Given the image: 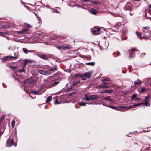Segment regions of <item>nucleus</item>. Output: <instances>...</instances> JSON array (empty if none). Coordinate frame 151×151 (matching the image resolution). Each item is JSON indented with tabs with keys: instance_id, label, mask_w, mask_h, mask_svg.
Returning a JSON list of instances; mask_svg holds the SVG:
<instances>
[{
	"instance_id": "nucleus-1",
	"label": "nucleus",
	"mask_w": 151,
	"mask_h": 151,
	"mask_svg": "<svg viewBox=\"0 0 151 151\" xmlns=\"http://www.w3.org/2000/svg\"><path fill=\"white\" fill-rule=\"evenodd\" d=\"M142 31L143 32V34L142 35V34L140 32H136V34L137 35L138 37L140 39H145L147 40L148 38L151 37V32L149 30L145 31L143 29H142Z\"/></svg>"
},
{
	"instance_id": "nucleus-2",
	"label": "nucleus",
	"mask_w": 151,
	"mask_h": 151,
	"mask_svg": "<svg viewBox=\"0 0 151 151\" xmlns=\"http://www.w3.org/2000/svg\"><path fill=\"white\" fill-rule=\"evenodd\" d=\"M107 107L111 108L114 109H115L117 110H118L122 111H125V110H124V109L126 108V107L125 106H119L118 107H115L109 105L107 106Z\"/></svg>"
},
{
	"instance_id": "nucleus-3",
	"label": "nucleus",
	"mask_w": 151,
	"mask_h": 151,
	"mask_svg": "<svg viewBox=\"0 0 151 151\" xmlns=\"http://www.w3.org/2000/svg\"><path fill=\"white\" fill-rule=\"evenodd\" d=\"M131 4L130 3H127L123 8L126 11H132L133 9L131 7Z\"/></svg>"
},
{
	"instance_id": "nucleus-4",
	"label": "nucleus",
	"mask_w": 151,
	"mask_h": 151,
	"mask_svg": "<svg viewBox=\"0 0 151 151\" xmlns=\"http://www.w3.org/2000/svg\"><path fill=\"white\" fill-rule=\"evenodd\" d=\"M91 31L93 34L95 35H97L100 33V29L99 28H95L92 29Z\"/></svg>"
},
{
	"instance_id": "nucleus-5",
	"label": "nucleus",
	"mask_w": 151,
	"mask_h": 151,
	"mask_svg": "<svg viewBox=\"0 0 151 151\" xmlns=\"http://www.w3.org/2000/svg\"><path fill=\"white\" fill-rule=\"evenodd\" d=\"M37 72L41 74H42L44 75H49L50 73L48 72L47 71H46L44 70H37Z\"/></svg>"
},
{
	"instance_id": "nucleus-6",
	"label": "nucleus",
	"mask_w": 151,
	"mask_h": 151,
	"mask_svg": "<svg viewBox=\"0 0 151 151\" xmlns=\"http://www.w3.org/2000/svg\"><path fill=\"white\" fill-rule=\"evenodd\" d=\"M14 140L12 139H9L7 141L6 146L7 147H10L13 145Z\"/></svg>"
},
{
	"instance_id": "nucleus-7",
	"label": "nucleus",
	"mask_w": 151,
	"mask_h": 151,
	"mask_svg": "<svg viewBox=\"0 0 151 151\" xmlns=\"http://www.w3.org/2000/svg\"><path fill=\"white\" fill-rule=\"evenodd\" d=\"M23 50L24 53L26 54H27L29 52L33 53L35 52V51L33 50H29L27 49L23 48Z\"/></svg>"
},
{
	"instance_id": "nucleus-8",
	"label": "nucleus",
	"mask_w": 151,
	"mask_h": 151,
	"mask_svg": "<svg viewBox=\"0 0 151 151\" xmlns=\"http://www.w3.org/2000/svg\"><path fill=\"white\" fill-rule=\"evenodd\" d=\"M91 76V73L89 72H87L82 75L81 76L86 78H89Z\"/></svg>"
},
{
	"instance_id": "nucleus-9",
	"label": "nucleus",
	"mask_w": 151,
	"mask_h": 151,
	"mask_svg": "<svg viewBox=\"0 0 151 151\" xmlns=\"http://www.w3.org/2000/svg\"><path fill=\"white\" fill-rule=\"evenodd\" d=\"M90 100H95L99 98V96L97 95H92L90 96Z\"/></svg>"
},
{
	"instance_id": "nucleus-10",
	"label": "nucleus",
	"mask_w": 151,
	"mask_h": 151,
	"mask_svg": "<svg viewBox=\"0 0 151 151\" xmlns=\"http://www.w3.org/2000/svg\"><path fill=\"white\" fill-rule=\"evenodd\" d=\"M31 60H27L26 59L25 60V61L23 62V68H24L26 65L28 63L31 62Z\"/></svg>"
},
{
	"instance_id": "nucleus-11",
	"label": "nucleus",
	"mask_w": 151,
	"mask_h": 151,
	"mask_svg": "<svg viewBox=\"0 0 151 151\" xmlns=\"http://www.w3.org/2000/svg\"><path fill=\"white\" fill-rule=\"evenodd\" d=\"M29 29H23L21 31H18L17 33H18L23 34L24 33H26L28 32Z\"/></svg>"
},
{
	"instance_id": "nucleus-12",
	"label": "nucleus",
	"mask_w": 151,
	"mask_h": 151,
	"mask_svg": "<svg viewBox=\"0 0 151 151\" xmlns=\"http://www.w3.org/2000/svg\"><path fill=\"white\" fill-rule=\"evenodd\" d=\"M113 91V90H103V91H102L100 92V93H112Z\"/></svg>"
},
{
	"instance_id": "nucleus-13",
	"label": "nucleus",
	"mask_w": 151,
	"mask_h": 151,
	"mask_svg": "<svg viewBox=\"0 0 151 151\" xmlns=\"http://www.w3.org/2000/svg\"><path fill=\"white\" fill-rule=\"evenodd\" d=\"M38 56L39 57L43 59L47 60L48 59V57L45 55L40 54L38 55Z\"/></svg>"
},
{
	"instance_id": "nucleus-14",
	"label": "nucleus",
	"mask_w": 151,
	"mask_h": 151,
	"mask_svg": "<svg viewBox=\"0 0 151 151\" xmlns=\"http://www.w3.org/2000/svg\"><path fill=\"white\" fill-rule=\"evenodd\" d=\"M47 69L49 71H54L56 70L57 69V67L56 66H55V67L52 68H50V67H48Z\"/></svg>"
},
{
	"instance_id": "nucleus-15",
	"label": "nucleus",
	"mask_w": 151,
	"mask_h": 151,
	"mask_svg": "<svg viewBox=\"0 0 151 151\" xmlns=\"http://www.w3.org/2000/svg\"><path fill=\"white\" fill-rule=\"evenodd\" d=\"M142 104V103H138L136 104H135L133 105L132 106H129L127 107L126 109H129V108H134L135 106H139V105Z\"/></svg>"
},
{
	"instance_id": "nucleus-16",
	"label": "nucleus",
	"mask_w": 151,
	"mask_h": 151,
	"mask_svg": "<svg viewBox=\"0 0 151 151\" xmlns=\"http://www.w3.org/2000/svg\"><path fill=\"white\" fill-rule=\"evenodd\" d=\"M89 12L93 14H96L97 13L96 10L95 9L93 8H91V10Z\"/></svg>"
},
{
	"instance_id": "nucleus-17",
	"label": "nucleus",
	"mask_w": 151,
	"mask_h": 151,
	"mask_svg": "<svg viewBox=\"0 0 151 151\" xmlns=\"http://www.w3.org/2000/svg\"><path fill=\"white\" fill-rule=\"evenodd\" d=\"M145 88L144 87L140 88L138 90V91L139 93H142L145 91Z\"/></svg>"
},
{
	"instance_id": "nucleus-18",
	"label": "nucleus",
	"mask_w": 151,
	"mask_h": 151,
	"mask_svg": "<svg viewBox=\"0 0 151 151\" xmlns=\"http://www.w3.org/2000/svg\"><path fill=\"white\" fill-rule=\"evenodd\" d=\"M122 25L121 23L120 22H118L116 24L115 27L116 29H119V28Z\"/></svg>"
},
{
	"instance_id": "nucleus-19",
	"label": "nucleus",
	"mask_w": 151,
	"mask_h": 151,
	"mask_svg": "<svg viewBox=\"0 0 151 151\" xmlns=\"http://www.w3.org/2000/svg\"><path fill=\"white\" fill-rule=\"evenodd\" d=\"M141 83V81L139 79H137L136 81L134 82V84L135 85H139Z\"/></svg>"
},
{
	"instance_id": "nucleus-20",
	"label": "nucleus",
	"mask_w": 151,
	"mask_h": 151,
	"mask_svg": "<svg viewBox=\"0 0 151 151\" xmlns=\"http://www.w3.org/2000/svg\"><path fill=\"white\" fill-rule=\"evenodd\" d=\"M95 62H88L86 63L85 64L88 65L93 66L95 65Z\"/></svg>"
},
{
	"instance_id": "nucleus-21",
	"label": "nucleus",
	"mask_w": 151,
	"mask_h": 151,
	"mask_svg": "<svg viewBox=\"0 0 151 151\" xmlns=\"http://www.w3.org/2000/svg\"><path fill=\"white\" fill-rule=\"evenodd\" d=\"M71 46L70 45H68L66 46H64V50L69 49L71 48Z\"/></svg>"
},
{
	"instance_id": "nucleus-22",
	"label": "nucleus",
	"mask_w": 151,
	"mask_h": 151,
	"mask_svg": "<svg viewBox=\"0 0 151 151\" xmlns=\"http://www.w3.org/2000/svg\"><path fill=\"white\" fill-rule=\"evenodd\" d=\"M52 100V96H50L48 97L46 100V102L48 103L50 101Z\"/></svg>"
},
{
	"instance_id": "nucleus-23",
	"label": "nucleus",
	"mask_w": 151,
	"mask_h": 151,
	"mask_svg": "<svg viewBox=\"0 0 151 151\" xmlns=\"http://www.w3.org/2000/svg\"><path fill=\"white\" fill-rule=\"evenodd\" d=\"M106 84V83H104L103 84L101 85L100 87L103 88L108 87L109 86L107 85H106L105 84Z\"/></svg>"
},
{
	"instance_id": "nucleus-24",
	"label": "nucleus",
	"mask_w": 151,
	"mask_h": 151,
	"mask_svg": "<svg viewBox=\"0 0 151 151\" xmlns=\"http://www.w3.org/2000/svg\"><path fill=\"white\" fill-rule=\"evenodd\" d=\"M64 46L61 45L60 46H56V48L59 50H64Z\"/></svg>"
},
{
	"instance_id": "nucleus-25",
	"label": "nucleus",
	"mask_w": 151,
	"mask_h": 151,
	"mask_svg": "<svg viewBox=\"0 0 151 151\" xmlns=\"http://www.w3.org/2000/svg\"><path fill=\"white\" fill-rule=\"evenodd\" d=\"M84 99H85L87 101H89L90 100V96H88L86 95H85Z\"/></svg>"
},
{
	"instance_id": "nucleus-26",
	"label": "nucleus",
	"mask_w": 151,
	"mask_h": 151,
	"mask_svg": "<svg viewBox=\"0 0 151 151\" xmlns=\"http://www.w3.org/2000/svg\"><path fill=\"white\" fill-rule=\"evenodd\" d=\"M145 80L146 81L147 83H151V78H147L145 79Z\"/></svg>"
},
{
	"instance_id": "nucleus-27",
	"label": "nucleus",
	"mask_w": 151,
	"mask_h": 151,
	"mask_svg": "<svg viewBox=\"0 0 151 151\" xmlns=\"http://www.w3.org/2000/svg\"><path fill=\"white\" fill-rule=\"evenodd\" d=\"M24 27L27 28L31 27H32L28 24L27 23H24Z\"/></svg>"
},
{
	"instance_id": "nucleus-28",
	"label": "nucleus",
	"mask_w": 151,
	"mask_h": 151,
	"mask_svg": "<svg viewBox=\"0 0 151 151\" xmlns=\"http://www.w3.org/2000/svg\"><path fill=\"white\" fill-rule=\"evenodd\" d=\"M9 67L12 70L16 69L18 68V66H10Z\"/></svg>"
},
{
	"instance_id": "nucleus-29",
	"label": "nucleus",
	"mask_w": 151,
	"mask_h": 151,
	"mask_svg": "<svg viewBox=\"0 0 151 151\" xmlns=\"http://www.w3.org/2000/svg\"><path fill=\"white\" fill-rule=\"evenodd\" d=\"M86 103L84 102H80L79 104L81 106H85L86 105Z\"/></svg>"
},
{
	"instance_id": "nucleus-30",
	"label": "nucleus",
	"mask_w": 151,
	"mask_h": 151,
	"mask_svg": "<svg viewBox=\"0 0 151 151\" xmlns=\"http://www.w3.org/2000/svg\"><path fill=\"white\" fill-rule=\"evenodd\" d=\"M145 101V102L144 103H142V104H143L145 106H147V105L149 103V100H148L147 101Z\"/></svg>"
},
{
	"instance_id": "nucleus-31",
	"label": "nucleus",
	"mask_w": 151,
	"mask_h": 151,
	"mask_svg": "<svg viewBox=\"0 0 151 151\" xmlns=\"http://www.w3.org/2000/svg\"><path fill=\"white\" fill-rule=\"evenodd\" d=\"M15 123V122L14 120H12L11 122V125L12 127L13 128L14 127V124Z\"/></svg>"
},
{
	"instance_id": "nucleus-32",
	"label": "nucleus",
	"mask_w": 151,
	"mask_h": 151,
	"mask_svg": "<svg viewBox=\"0 0 151 151\" xmlns=\"http://www.w3.org/2000/svg\"><path fill=\"white\" fill-rule=\"evenodd\" d=\"M8 59H7V56L4 57L2 59V61L4 62L5 61L8 60Z\"/></svg>"
},
{
	"instance_id": "nucleus-33",
	"label": "nucleus",
	"mask_w": 151,
	"mask_h": 151,
	"mask_svg": "<svg viewBox=\"0 0 151 151\" xmlns=\"http://www.w3.org/2000/svg\"><path fill=\"white\" fill-rule=\"evenodd\" d=\"M110 98L109 96H107L106 97L104 98L103 99L104 100H105L106 101H109V100Z\"/></svg>"
},
{
	"instance_id": "nucleus-34",
	"label": "nucleus",
	"mask_w": 151,
	"mask_h": 151,
	"mask_svg": "<svg viewBox=\"0 0 151 151\" xmlns=\"http://www.w3.org/2000/svg\"><path fill=\"white\" fill-rule=\"evenodd\" d=\"M137 96V95L136 94H134L133 95L132 97V100H134V98H136Z\"/></svg>"
},
{
	"instance_id": "nucleus-35",
	"label": "nucleus",
	"mask_w": 151,
	"mask_h": 151,
	"mask_svg": "<svg viewBox=\"0 0 151 151\" xmlns=\"http://www.w3.org/2000/svg\"><path fill=\"white\" fill-rule=\"evenodd\" d=\"M18 71L19 72H25V70L24 68H22V69H19V70H18Z\"/></svg>"
},
{
	"instance_id": "nucleus-36",
	"label": "nucleus",
	"mask_w": 151,
	"mask_h": 151,
	"mask_svg": "<svg viewBox=\"0 0 151 151\" xmlns=\"http://www.w3.org/2000/svg\"><path fill=\"white\" fill-rule=\"evenodd\" d=\"M8 60L9 59H14L13 56H7Z\"/></svg>"
},
{
	"instance_id": "nucleus-37",
	"label": "nucleus",
	"mask_w": 151,
	"mask_h": 151,
	"mask_svg": "<svg viewBox=\"0 0 151 151\" xmlns=\"http://www.w3.org/2000/svg\"><path fill=\"white\" fill-rule=\"evenodd\" d=\"M150 28V27H143V30H145V31L149 30L148 29Z\"/></svg>"
},
{
	"instance_id": "nucleus-38",
	"label": "nucleus",
	"mask_w": 151,
	"mask_h": 151,
	"mask_svg": "<svg viewBox=\"0 0 151 151\" xmlns=\"http://www.w3.org/2000/svg\"><path fill=\"white\" fill-rule=\"evenodd\" d=\"M32 92L33 93L35 94H37L39 95L40 94L38 93L39 91H32Z\"/></svg>"
},
{
	"instance_id": "nucleus-39",
	"label": "nucleus",
	"mask_w": 151,
	"mask_h": 151,
	"mask_svg": "<svg viewBox=\"0 0 151 151\" xmlns=\"http://www.w3.org/2000/svg\"><path fill=\"white\" fill-rule=\"evenodd\" d=\"M92 3L93 4H100V3L98 1H93L92 2Z\"/></svg>"
},
{
	"instance_id": "nucleus-40",
	"label": "nucleus",
	"mask_w": 151,
	"mask_h": 151,
	"mask_svg": "<svg viewBox=\"0 0 151 151\" xmlns=\"http://www.w3.org/2000/svg\"><path fill=\"white\" fill-rule=\"evenodd\" d=\"M92 0H81V1L83 2H88L89 1H91Z\"/></svg>"
},
{
	"instance_id": "nucleus-41",
	"label": "nucleus",
	"mask_w": 151,
	"mask_h": 151,
	"mask_svg": "<svg viewBox=\"0 0 151 151\" xmlns=\"http://www.w3.org/2000/svg\"><path fill=\"white\" fill-rule=\"evenodd\" d=\"M29 79H28V82L29 84L33 83L35 82L34 80H32L30 81H29Z\"/></svg>"
},
{
	"instance_id": "nucleus-42",
	"label": "nucleus",
	"mask_w": 151,
	"mask_h": 151,
	"mask_svg": "<svg viewBox=\"0 0 151 151\" xmlns=\"http://www.w3.org/2000/svg\"><path fill=\"white\" fill-rule=\"evenodd\" d=\"M131 50L133 52H137L138 51L137 50L134 48L132 49Z\"/></svg>"
},
{
	"instance_id": "nucleus-43",
	"label": "nucleus",
	"mask_w": 151,
	"mask_h": 151,
	"mask_svg": "<svg viewBox=\"0 0 151 151\" xmlns=\"http://www.w3.org/2000/svg\"><path fill=\"white\" fill-rule=\"evenodd\" d=\"M150 96H147L145 98L144 101H147L148 99L149 98Z\"/></svg>"
},
{
	"instance_id": "nucleus-44",
	"label": "nucleus",
	"mask_w": 151,
	"mask_h": 151,
	"mask_svg": "<svg viewBox=\"0 0 151 151\" xmlns=\"http://www.w3.org/2000/svg\"><path fill=\"white\" fill-rule=\"evenodd\" d=\"M54 104H60V103L59 101L56 100L55 101Z\"/></svg>"
},
{
	"instance_id": "nucleus-45",
	"label": "nucleus",
	"mask_w": 151,
	"mask_h": 151,
	"mask_svg": "<svg viewBox=\"0 0 151 151\" xmlns=\"http://www.w3.org/2000/svg\"><path fill=\"white\" fill-rule=\"evenodd\" d=\"M78 82H73L72 84V86H73L76 85L78 84Z\"/></svg>"
},
{
	"instance_id": "nucleus-46",
	"label": "nucleus",
	"mask_w": 151,
	"mask_h": 151,
	"mask_svg": "<svg viewBox=\"0 0 151 151\" xmlns=\"http://www.w3.org/2000/svg\"><path fill=\"white\" fill-rule=\"evenodd\" d=\"M110 80V79L109 78H107V79H103L102 81H109Z\"/></svg>"
},
{
	"instance_id": "nucleus-47",
	"label": "nucleus",
	"mask_w": 151,
	"mask_h": 151,
	"mask_svg": "<svg viewBox=\"0 0 151 151\" xmlns=\"http://www.w3.org/2000/svg\"><path fill=\"white\" fill-rule=\"evenodd\" d=\"M13 57H14V59H16L17 58V55L15 53H14V57L13 56Z\"/></svg>"
},
{
	"instance_id": "nucleus-48",
	"label": "nucleus",
	"mask_w": 151,
	"mask_h": 151,
	"mask_svg": "<svg viewBox=\"0 0 151 151\" xmlns=\"http://www.w3.org/2000/svg\"><path fill=\"white\" fill-rule=\"evenodd\" d=\"M109 103H112L113 102V101L111 99H109Z\"/></svg>"
},
{
	"instance_id": "nucleus-49",
	"label": "nucleus",
	"mask_w": 151,
	"mask_h": 151,
	"mask_svg": "<svg viewBox=\"0 0 151 151\" xmlns=\"http://www.w3.org/2000/svg\"><path fill=\"white\" fill-rule=\"evenodd\" d=\"M140 99V98H137L136 99H135L134 100L135 101H138Z\"/></svg>"
},
{
	"instance_id": "nucleus-50",
	"label": "nucleus",
	"mask_w": 151,
	"mask_h": 151,
	"mask_svg": "<svg viewBox=\"0 0 151 151\" xmlns=\"http://www.w3.org/2000/svg\"><path fill=\"white\" fill-rule=\"evenodd\" d=\"M145 54H146L145 53H141V54L140 56H141V57H142L143 56L145 55Z\"/></svg>"
},
{
	"instance_id": "nucleus-51",
	"label": "nucleus",
	"mask_w": 151,
	"mask_h": 151,
	"mask_svg": "<svg viewBox=\"0 0 151 151\" xmlns=\"http://www.w3.org/2000/svg\"><path fill=\"white\" fill-rule=\"evenodd\" d=\"M4 118L1 117V120L0 121V123H1L2 122V121L4 119Z\"/></svg>"
},
{
	"instance_id": "nucleus-52",
	"label": "nucleus",
	"mask_w": 151,
	"mask_h": 151,
	"mask_svg": "<svg viewBox=\"0 0 151 151\" xmlns=\"http://www.w3.org/2000/svg\"><path fill=\"white\" fill-rule=\"evenodd\" d=\"M73 94H74V93L72 92V93H70L69 94V95L71 96H72Z\"/></svg>"
},
{
	"instance_id": "nucleus-53",
	"label": "nucleus",
	"mask_w": 151,
	"mask_h": 151,
	"mask_svg": "<svg viewBox=\"0 0 151 151\" xmlns=\"http://www.w3.org/2000/svg\"><path fill=\"white\" fill-rule=\"evenodd\" d=\"M52 9L53 10V12H56V13H57L58 12V11H57V10H54V9Z\"/></svg>"
},
{
	"instance_id": "nucleus-54",
	"label": "nucleus",
	"mask_w": 151,
	"mask_h": 151,
	"mask_svg": "<svg viewBox=\"0 0 151 151\" xmlns=\"http://www.w3.org/2000/svg\"><path fill=\"white\" fill-rule=\"evenodd\" d=\"M71 89V88H68L67 90V91H69L70 89Z\"/></svg>"
},
{
	"instance_id": "nucleus-55",
	"label": "nucleus",
	"mask_w": 151,
	"mask_h": 151,
	"mask_svg": "<svg viewBox=\"0 0 151 151\" xmlns=\"http://www.w3.org/2000/svg\"><path fill=\"white\" fill-rule=\"evenodd\" d=\"M54 83L55 84L57 85L58 83L57 82H55Z\"/></svg>"
},
{
	"instance_id": "nucleus-56",
	"label": "nucleus",
	"mask_w": 151,
	"mask_h": 151,
	"mask_svg": "<svg viewBox=\"0 0 151 151\" xmlns=\"http://www.w3.org/2000/svg\"><path fill=\"white\" fill-rule=\"evenodd\" d=\"M3 134V132H0V136H1V135L2 134Z\"/></svg>"
},
{
	"instance_id": "nucleus-57",
	"label": "nucleus",
	"mask_w": 151,
	"mask_h": 151,
	"mask_svg": "<svg viewBox=\"0 0 151 151\" xmlns=\"http://www.w3.org/2000/svg\"><path fill=\"white\" fill-rule=\"evenodd\" d=\"M77 7H80V8H82L81 6L80 5H78V6H77Z\"/></svg>"
},
{
	"instance_id": "nucleus-58",
	"label": "nucleus",
	"mask_w": 151,
	"mask_h": 151,
	"mask_svg": "<svg viewBox=\"0 0 151 151\" xmlns=\"http://www.w3.org/2000/svg\"><path fill=\"white\" fill-rule=\"evenodd\" d=\"M129 14H130V16H132L133 15V14H132V13L131 12L129 13Z\"/></svg>"
},
{
	"instance_id": "nucleus-59",
	"label": "nucleus",
	"mask_w": 151,
	"mask_h": 151,
	"mask_svg": "<svg viewBox=\"0 0 151 151\" xmlns=\"http://www.w3.org/2000/svg\"><path fill=\"white\" fill-rule=\"evenodd\" d=\"M86 104H92V103H87Z\"/></svg>"
},
{
	"instance_id": "nucleus-60",
	"label": "nucleus",
	"mask_w": 151,
	"mask_h": 151,
	"mask_svg": "<svg viewBox=\"0 0 151 151\" xmlns=\"http://www.w3.org/2000/svg\"><path fill=\"white\" fill-rule=\"evenodd\" d=\"M37 35H40V33H37Z\"/></svg>"
},
{
	"instance_id": "nucleus-61",
	"label": "nucleus",
	"mask_w": 151,
	"mask_h": 151,
	"mask_svg": "<svg viewBox=\"0 0 151 151\" xmlns=\"http://www.w3.org/2000/svg\"><path fill=\"white\" fill-rule=\"evenodd\" d=\"M149 7L151 9V4L150 5Z\"/></svg>"
},
{
	"instance_id": "nucleus-62",
	"label": "nucleus",
	"mask_w": 151,
	"mask_h": 151,
	"mask_svg": "<svg viewBox=\"0 0 151 151\" xmlns=\"http://www.w3.org/2000/svg\"><path fill=\"white\" fill-rule=\"evenodd\" d=\"M139 1V0H134L135 1Z\"/></svg>"
},
{
	"instance_id": "nucleus-63",
	"label": "nucleus",
	"mask_w": 151,
	"mask_h": 151,
	"mask_svg": "<svg viewBox=\"0 0 151 151\" xmlns=\"http://www.w3.org/2000/svg\"><path fill=\"white\" fill-rule=\"evenodd\" d=\"M86 5V4H83V6H85Z\"/></svg>"
},
{
	"instance_id": "nucleus-64",
	"label": "nucleus",
	"mask_w": 151,
	"mask_h": 151,
	"mask_svg": "<svg viewBox=\"0 0 151 151\" xmlns=\"http://www.w3.org/2000/svg\"><path fill=\"white\" fill-rule=\"evenodd\" d=\"M129 58H132V56H131V55H130V56H129Z\"/></svg>"
}]
</instances>
